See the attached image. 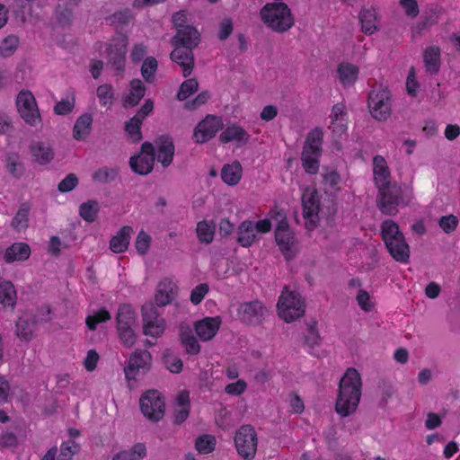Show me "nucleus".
<instances>
[{
  "instance_id": "obj_1",
  "label": "nucleus",
  "mask_w": 460,
  "mask_h": 460,
  "mask_svg": "<svg viewBox=\"0 0 460 460\" xmlns=\"http://www.w3.org/2000/svg\"><path fill=\"white\" fill-rule=\"evenodd\" d=\"M361 386L359 373L353 367L348 368L340 381L335 405L338 414L346 417L357 410L361 396Z\"/></svg>"
},
{
  "instance_id": "obj_2",
  "label": "nucleus",
  "mask_w": 460,
  "mask_h": 460,
  "mask_svg": "<svg viewBox=\"0 0 460 460\" xmlns=\"http://www.w3.org/2000/svg\"><path fill=\"white\" fill-rule=\"evenodd\" d=\"M376 204L380 211L387 216L396 215L399 208L407 206L411 199V192L396 182L377 188Z\"/></svg>"
},
{
  "instance_id": "obj_3",
  "label": "nucleus",
  "mask_w": 460,
  "mask_h": 460,
  "mask_svg": "<svg viewBox=\"0 0 460 460\" xmlns=\"http://www.w3.org/2000/svg\"><path fill=\"white\" fill-rule=\"evenodd\" d=\"M381 234L390 255L402 263H406L410 258V247L398 225L393 220H385L381 226Z\"/></svg>"
},
{
  "instance_id": "obj_4",
  "label": "nucleus",
  "mask_w": 460,
  "mask_h": 460,
  "mask_svg": "<svg viewBox=\"0 0 460 460\" xmlns=\"http://www.w3.org/2000/svg\"><path fill=\"white\" fill-rule=\"evenodd\" d=\"M381 234L390 255L402 263H406L410 258V247L398 225L393 220H385L381 226Z\"/></svg>"
},
{
  "instance_id": "obj_5",
  "label": "nucleus",
  "mask_w": 460,
  "mask_h": 460,
  "mask_svg": "<svg viewBox=\"0 0 460 460\" xmlns=\"http://www.w3.org/2000/svg\"><path fill=\"white\" fill-rule=\"evenodd\" d=\"M261 21L273 31L283 33L294 25L291 10L285 3L266 4L260 11Z\"/></svg>"
},
{
  "instance_id": "obj_6",
  "label": "nucleus",
  "mask_w": 460,
  "mask_h": 460,
  "mask_svg": "<svg viewBox=\"0 0 460 460\" xmlns=\"http://www.w3.org/2000/svg\"><path fill=\"white\" fill-rule=\"evenodd\" d=\"M272 217L279 220L275 229V240L282 254L287 260H292L296 253V240L290 229L286 214L282 210L272 212Z\"/></svg>"
},
{
  "instance_id": "obj_7",
  "label": "nucleus",
  "mask_w": 460,
  "mask_h": 460,
  "mask_svg": "<svg viewBox=\"0 0 460 460\" xmlns=\"http://www.w3.org/2000/svg\"><path fill=\"white\" fill-rule=\"evenodd\" d=\"M278 310L279 316L285 322L291 323L305 314V301L299 293L285 288L279 298Z\"/></svg>"
},
{
  "instance_id": "obj_8",
  "label": "nucleus",
  "mask_w": 460,
  "mask_h": 460,
  "mask_svg": "<svg viewBox=\"0 0 460 460\" xmlns=\"http://www.w3.org/2000/svg\"><path fill=\"white\" fill-rule=\"evenodd\" d=\"M368 108L373 118L386 120L392 111L390 92L381 86L373 88L368 94Z\"/></svg>"
},
{
  "instance_id": "obj_9",
  "label": "nucleus",
  "mask_w": 460,
  "mask_h": 460,
  "mask_svg": "<svg viewBox=\"0 0 460 460\" xmlns=\"http://www.w3.org/2000/svg\"><path fill=\"white\" fill-rule=\"evenodd\" d=\"M140 409L144 416L150 421L158 422L163 419L165 402L157 390H148L140 398Z\"/></svg>"
},
{
  "instance_id": "obj_10",
  "label": "nucleus",
  "mask_w": 460,
  "mask_h": 460,
  "mask_svg": "<svg viewBox=\"0 0 460 460\" xmlns=\"http://www.w3.org/2000/svg\"><path fill=\"white\" fill-rule=\"evenodd\" d=\"M258 438L255 429L250 425H243L235 432L234 445L238 454L244 459H252L257 451Z\"/></svg>"
},
{
  "instance_id": "obj_11",
  "label": "nucleus",
  "mask_w": 460,
  "mask_h": 460,
  "mask_svg": "<svg viewBox=\"0 0 460 460\" xmlns=\"http://www.w3.org/2000/svg\"><path fill=\"white\" fill-rule=\"evenodd\" d=\"M152 365V355L146 349H136L133 351L124 367L126 379L129 382L136 380L139 374H146Z\"/></svg>"
},
{
  "instance_id": "obj_12",
  "label": "nucleus",
  "mask_w": 460,
  "mask_h": 460,
  "mask_svg": "<svg viewBox=\"0 0 460 460\" xmlns=\"http://www.w3.org/2000/svg\"><path fill=\"white\" fill-rule=\"evenodd\" d=\"M303 217L308 231L315 229L319 224L320 198L316 190L306 189L302 195Z\"/></svg>"
},
{
  "instance_id": "obj_13",
  "label": "nucleus",
  "mask_w": 460,
  "mask_h": 460,
  "mask_svg": "<svg viewBox=\"0 0 460 460\" xmlns=\"http://www.w3.org/2000/svg\"><path fill=\"white\" fill-rule=\"evenodd\" d=\"M186 42V40L184 41ZM199 39L196 40L195 45L189 43L172 42L174 46V49L171 52V59L179 65L182 69V75L184 77L189 76L194 68L195 58L193 49L199 45Z\"/></svg>"
},
{
  "instance_id": "obj_14",
  "label": "nucleus",
  "mask_w": 460,
  "mask_h": 460,
  "mask_svg": "<svg viewBox=\"0 0 460 460\" xmlns=\"http://www.w3.org/2000/svg\"><path fill=\"white\" fill-rule=\"evenodd\" d=\"M16 106L21 118L31 126L40 123L41 118L33 94L30 91H22L16 99Z\"/></svg>"
},
{
  "instance_id": "obj_15",
  "label": "nucleus",
  "mask_w": 460,
  "mask_h": 460,
  "mask_svg": "<svg viewBox=\"0 0 460 460\" xmlns=\"http://www.w3.org/2000/svg\"><path fill=\"white\" fill-rule=\"evenodd\" d=\"M155 160V146L153 143L146 141L141 146L140 153L130 158L129 164L136 173L147 175L154 168Z\"/></svg>"
},
{
  "instance_id": "obj_16",
  "label": "nucleus",
  "mask_w": 460,
  "mask_h": 460,
  "mask_svg": "<svg viewBox=\"0 0 460 460\" xmlns=\"http://www.w3.org/2000/svg\"><path fill=\"white\" fill-rule=\"evenodd\" d=\"M142 317L145 335L159 337L164 332L165 322L153 304H146L142 306Z\"/></svg>"
},
{
  "instance_id": "obj_17",
  "label": "nucleus",
  "mask_w": 460,
  "mask_h": 460,
  "mask_svg": "<svg viewBox=\"0 0 460 460\" xmlns=\"http://www.w3.org/2000/svg\"><path fill=\"white\" fill-rule=\"evenodd\" d=\"M128 38L124 35L115 39L106 49L107 65L119 74L125 69Z\"/></svg>"
},
{
  "instance_id": "obj_18",
  "label": "nucleus",
  "mask_w": 460,
  "mask_h": 460,
  "mask_svg": "<svg viewBox=\"0 0 460 460\" xmlns=\"http://www.w3.org/2000/svg\"><path fill=\"white\" fill-rule=\"evenodd\" d=\"M237 314L243 323L259 325L269 315V310L261 301L254 300L241 304Z\"/></svg>"
},
{
  "instance_id": "obj_19",
  "label": "nucleus",
  "mask_w": 460,
  "mask_h": 460,
  "mask_svg": "<svg viewBox=\"0 0 460 460\" xmlns=\"http://www.w3.org/2000/svg\"><path fill=\"white\" fill-rule=\"evenodd\" d=\"M172 22L177 30V33L172 37V42L196 44V40L199 39V33L197 29L191 25L186 24L187 13L185 11H180L172 15Z\"/></svg>"
},
{
  "instance_id": "obj_20",
  "label": "nucleus",
  "mask_w": 460,
  "mask_h": 460,
  "mask_svg": "<svg viewBox=\"0 0 460 460\" xmlns=\"http://www.w3.org/2000/svg\"><path fill=\"white\" fill-rule=\"evenodd\" d=\"M223 120L220 117L208 115L194 128L193 137L196 143L203 144L209 141L223 128Z\"/></svg>"
},
{
  "instance_id": "obj_21",
  "label": "nucleus",
  "mask_w": 460,
  "mask_h": 460,
  "mask_svg": "<svg viewBox=\"0 0 460 460\" xmlns=\"http://www.w3.org/2000/svg\"><path fill=\"white\" fill-rule=\"evenodd\" d=\"M440 9L434 4L429 5L420 17V20L411 28L413 38L421 37L424 31L438 22Z\"/></svg>"
},
{
  "instance_id": "obj_22",
  "label": "nucleus",
  "mask_w": 460,
  "mask_h": 460,
  "mask_svg": "<svg viewBox=\"0 0 460 460\" xmlns=\"http://www.w3.org/2000/svg\"><path fill=\"white\" fill-rule=\"evenodd\" d=\"M155 158L164 167L169 166L174 155V145L172 139L168 136H161L154 142Z\"/></svg>"
},
{
  "instance_id": "obj_23",
  "label": "nucleus",
  "mask_w": 460,
  "mask_h": 460,
  "mask_svg": "<svg viewBox=\"0 0 460 460\" xmlns=\"http://www.w3.org/2000/svg\"><path fill=\"white\" fill-rule=\"evenodd\" d=\"M221 324L219 317H206L195 324V331L201 341L211 340L217 332Z\"/></svg>"
},
{
  "instance_id": "obj_24",
  "label": "nucleus",
  "mask_w": 460,
  "mask_h": 460,
  "mask_svg": "<svg viewBox=\"0 0 460 460\" xmlns=\"http://www.w3.org/2000/svg\"><path fill=\"white\" fill-rule=\"evenodd\" d=\"M30 153L33 162L40 165L49 164L55 156L53 149L49 145L40 141L31 144Z\"/></svg>"
},
{
  "instance_id": "obj_25",
  "label": "nucleus",
  "mask_w": 460,
  "mask_h": 460,
  "mask_svg": "<svg viewBox=\"0 0 460 460\" xmlns=\"http://www.w3.org/2000/svg\"><path fill=\"white\" fill-rule=\"evenodd\" d=\"M258 240V235L253 227V221L244 220L237 228L236 242L242 246L248 248Z\"/></svg>"
},
{
  "instance_id": "obj_26",
  "label": "nucleus",
  "mask_w": 460,
  "mask_h": 460,
  "mask_svg": "<svg viewBox=\"0 0 460 460\" xmlns=\"http://www.w3.org/2000/svg\"><path fill=\"white\" fill-rule=\"evenodd\" d=\"M37 320L31 314H22L16 323V335L21 341H29L32 339Z\"/></svg>"
},
{
  "instance_id": "obj_27",
  "label": "nucleus",
  "mask_w": 460,
  "mask_h": 460,
  "mask_svg": "<svg viewBox=\"0 0 460 460\" xmlns=\"http://www.w3.org/2000/svg\"><path fill=\"white\" fill-rule=\"evenodd\" d=\"M30 255L31 248L27 243H14L5 250L4 253V260L6 263L22 261L27 260Z\"/></svg>"
},
{
  "instance_id": "obj_28",
  "label": "nucleus",
  "mask_w": 460,
  "mask_h": 460,
  "mask_svg": "<svg viewBox=\"0 0 460 460\" xmlns=\"http://www.w3.org/2000/svg\"><path fill=\"white\" fill-rule=\"evenodd\" d=\"M373 172L375 184L377 188L392 183L390 180V172L384 157L376 155L373 159Z\"/></svg>"
},
{
  "instance_id": "obj_29",
  "label": "nucleus",
  "mask_w": 460,
  "mask_h": 460,
  "mask_svg": "<svg viewBox=\"0 0 460 460\" xmlns=\"http://www.w3.org/2000/svg\"><path fill=\"white\" fill-rule=\"evenodd\" d=\"M133 228L129 226H123L116 235H114L110 241V248L115 253H120L125 252L130 242L131 234Z\"/></svg>"
},
{
  "instance_id": "obj_30",
  "label": "nucleus",
  "mask_w": 460,
  "mask_h": 460,
  "mask_svg": "<svg viewBox=\"0 0 460 460\" xmlns=\"http://www.w3.org/2000/svg\"><path fill=\"white\" fill-rule=\"evenodd\" d=\"M219 139L223 143L236 141L240 145H245L250 139L249 133L242 127L232 125L227 127L219 136Z\"/></svg>"
},
{
  "instance_id": "obj_31",
  "label": "nucleus",
  "mask_w": 460,
  "mask_h": 460,
  "mask_svg": "<svg viewBox=\"0 0 460 460\" xmlns=\"http://www.w3.org/2000/svg\"><path fill=\"white\" fill-rule=\"evenodd\" d=\"M190 414V395L189 392L181 391L175 400L174 422L181 424Z\"/></svg>"
},
{
  "instance_id": "obj_32",
  "label": "nucleus",
  "mask_w": 460,
  "mask_h": 460,
  "mask_svg": "<svg viewBox=\"0 0 460 460\" xmlns=\"http://www.w3.org/2000/svg\"><path fill=\"white\" fill-rule=\"evenodd\" d=\"M93 116L84 113L75 121L73 128V137L75 140H84L92 130Z\"/></svg>"
},
{
  "instance_id": "obj_33",
  "label": "nucleus",
  "mask_w": 460,
  "mask_h": 460,
  "mask_svg": "<svg viewBox=\"0 0 460 460\" xmlns=\"http://www.w3.org/2000/svg\"><path fill=\"white\" fill-rule=\"evenodd\" d=\"M174 286L169 280L161 281L158 284L155 301L158 306H165L172 302L174 299Z\"/></svg>"
},
{
  "instance_id": "obj_34",
  "label": "nucleus",
  "mask_w": 460,
  "mask_h": 460,
  "mask_svg": "<svg viewBox=\"0 0 460 460\" xmlns=\"http://www.w3.org/2000/svg\"><path fill=\"white\" fill-rule=\"evenodd\" d=\"M423 61L427 72L436 75L440 69V49L431 46L426 49L423 54Z\"/></svg>"
},
{
  "instance_id": "obj_35",
  "label": "nucleus",
  "mask_w": 460,
  "mask_h": 460,
  "mask_svg": "<svg viewBox=\"0 0 460 460\" xmlns=\"http://www.w3.org/2000/svg\"><path fill=\"white\" fill-rule=\"evenodd\" d=\"M243 173V168L238 161L233 162L231 164H225L221 170V178L225 183L229 186L236 185Z\"/></svg>"
},
{
  "instance_id": "obj_36",
  "label": "nucleus",
  "mask_w": 460,
  "mask_h": 460,
  "mask_svg": "<svg viewBox=\"0 0 460 460\" xmlns=\"http://www.w3.org/2000/svg\"><path fill=\"white\" fill-rule=\"evenodd\" d=\"M358 17L361 22V30L364 33L372 35L378 30L376 25V11L375 8L362 9Z\"/></svg>"
},
{
  "instance_id": "obj_37",
  "label": "nucleus",
  "mask_w": 460,
  "mask_h": 460,
  "mask_svg": "<svg viewBox=\"0 0 460 460\" xmlns=\"http://www.w3.org/2000/svg\"><path fill=\"white\" fill-rule=\"evenodd\" d=\"M146 87L141 80L133 79L129 84V93L124 99V106L134 107L145 96Z\"/></svg>"
},
{
  "instance_id": "obj_38",
  "label": "nucleus",
  "mask_w": 460,
  "mask_h": 460,
  "mask_svg": "<svg viewBox=\"0 0 460 460\" xmlns=\"http://www.w3.org/2000/svg\"><path fill=\"white\" fill-rule=\"evenodd\" d=\"M5 168L7 172L16 179L21 178L24 172L25 167L21 155L17 153L12 152L5 155Z\"/></svg>"
},
{
  "instance_id": "obj_39",
  "label": "nucleus",
  "mask_w": 460,
  "mask_h": 460,
  "mask_svg": "<svg viewBox=\"0 0 460 460\" xmlns=\"http://www.w3.org/2000/svg\"><path fill=\"white\" fill-rule=\"evenodd\" d=\"M136 324V315L131 305L124 304L119 307L117 314V328L134 327Z\"/></svg>"
},
{
  "instance_id": "obj_40",
  "label": "nucleus",
  "mask_w": 460,
  "mask_h": 460,
  "mask_svg": "<svg viewBox=\"0 0 460 460\" xmlns=\"http://www.w3.org/2000/svg\"><path fill=\"white\" fill-rule=\"evenodd\" d=\"M16 290L12 282L0 279V304L14 307L16 305Z\"/></svg>"
},
{
  "instance_id": "obj_41",
  "label": "nucleus",
  "mask_w": 460,
  "mask_h": 460,
  "mask_svg": "<svg viewBox=\"0 0 460 460\" xmlns=\"http://www.w3.org/2000/svg\"><path fill=\"white\" fill-rule=\"evenodd\" d=\"M321 153L310 152V147H304L301 160L305 171L310 174H315L319 169V157Z\"/></svg>"
},
{
  "instance_id": "obj_42",
  "label": "nucleus",
  "mask_w": 460,
  "mask_h": 460,
  "mask_svg": "<svg viewBox=\"0 0 460 460\" xmlns=\"http://www.w3.org/2000/svg\"><path fill=\"white\" fill-rule=\"evenodd\" d=\"M146 455V446L137 443L131 448L122 450L113 456L112 460H140Z\"/></svg>"
},
{
  "instance_id": "obj_43",
  "label": "nucleus",
  "mask_w": 460,
  "mask_h": 460,
  "mask_svg": "<svg viewBox=\"0 0 460 460\" xmlns=\"http://www.w3.org/2000/svg\"><path fill=\"white\" fill-rule=\"evenodd\" d=\"M340 80L344 86L353 84L358 75V69L351 64H341L338 67Z\"/></svg>"
},
{
  "instance_id": "obj_44",
  "label": "nucleus",
  "mask_w": 460,
  "mask_h": 460,
  "mask_svg": "<svg viewBox=\"0 0 460 460\" xmlns=\"http://www.w3.org/2000/svg\"><path fill=\"white\" fill-rule=\"evenodd\" d=\"M216 226L212 222L202 220L198 223L196 232L200 243H210L214 239Z\"/></svg>"
},
{
  "instance_id": "obj_45",
  "label": "nucleus",
  "mask_w": 460,
  "mask_h": 460,
  "mask_svg": "<svg viewBox=\"0 0 460 460\" xmlns=\"http://www.w3.org/2000/svg\"><path fill=\"white\" fill-rule=\"evenodd\" d=\"M30 206L27 203H22L13 217L11 226L16 231H22L28 227Z\"/></svg>"
},
{
  "instance_id": "obj_46",
  "label": "nucleus",
  "mask_w": 460,
  "mask_h": 460,
  "mask_svg": "<svg viewBox=\"0 0 460 460\" xmlns=\"http://www.w3.org/2000/svg\"><path fill=\"white\" fill-rule=\"evenodd\" d=\"M142 121L138 119L132 117L125 123V131L128 138L132 143H138L142 140L143 136L141 133Z\"/></svg>"
},
{
  "instance_id": "obj_47",
  "label": "nucleus",
  "mask_w": 460,
  "mask_h": 460,
  "mask_svg": "<svg viewBox=\"0 0 460 460\" xmlns=\"http://www.w3.org/2000/svg\"><path fill=\"white\" fill-rule=\"evenodd\" d=\"M180 337L187 353L195 355L199 352L200 346L197 339L193 336L190 329H181Z\"/></svg>"
},
{
  "instance_id": "obj_48",
  "label": "nucleus",
  "mask_w": 460,
  "mask_h": 460,
  "mask_svg": "<svg viewBox=\"0 0 460 460\" xmlns=\"http://www.w3.org/2000/svg\"><path fill=\"white\" fill-rule=\"evenodd\" d=\"M119 175V169L116 167H102L93 174V180L100 183H111Z\"/></svg>"
},
{
  "instance_id": "obj_49",
  "label": "nucleus",
  "mask_w": 460,
  "mask_h": 460,
  "mask_svg": "<svg viewBox=\"0 0 460 460\" xmlns=\"http://www.w3.org/2000/svg\"><path fill=\"white\" fill-rule=\"evenodd\" d=\"M99 211L98 202L95 200H89L80 205L79 214L87 222H93Z\"/></svg>"
},
{
  "instance_id": "obj_50",
  "label": "nucleus",
  "mask_w": 460,
  "mask_h": 460,
  "mask_svg": "<svg viewBox=\"0 0 460 460\" xmlns=\"http://www.w3.org/2000/svg\"><path fill=\"white\" fill-rule=\"evenodd\" d=\"M323 131L322 129L316 128L309 132L304 147H310V152H319L321 153V146L323 143Z\"/></svg>"
},
{
  "instance_id": "obj_51",
  "label": "nucleus",
  "mask_w": 460,
  "mask_h": 460,
  "mask_svg": "<svg viewBox=\"0 0 460 460\" xmlns=\"http://www.w3.org/2000/svg\"><path fill=\"white\" fill-rule=\"evenodd\" d=\"M157 60L153 57L146 58L141 66V74L147 83H153L155 80V74L157 70Z\"/></svg>"
},
{
  "instance_id": "obj_52",
  "label": "nucleus",
  "mask_w": 460,
  "mask_h": 460,
  "mask_svg": "<svg viewBox=\"0 0 460 460\" xmlns=\"http://www.w3.org/2000/svg\"><path fill=\"white\" fill-rule=\"evenodd\" d=\"M199 89V83L195 78L185 80L180 86L177 98L180 101L187 100L192 93Z\"/></svg>"
},
{
  "instance_id": "obj_53",
  "label": "nucleus",
  "mask_w": 460,
  "mask_h": 460,
  "mask_svg": "<svg viewBox=\"0 0 460 460\" xmlns=\"http://www.w3.org/2000/svg\"><path fill=\"white\" fill-rule=\"evenodd\" d=\"M195 447L201 454L211 453L216 447V438L212 435H202L196 440Z\"/></svg>"
},
{
  "instance_id": "obj_54",
  "label": "nucleus",
  "mask_w": 460,
  "mask_h": 460,
  "mask_svg": "<svg viewBox=\"0 0 460 460\" xmlns=\"http://www.w3.org/2000/svg\"><path fill=\"white\" fill-rule=\"evenodd\" d=\"M163 360L166 368L170 372L178 374L182 370V360L179 357L171 353L170 351H166L164 354Z\"/></svg>"
},
{
  "instance_id": "obj_55",
  "label": "nucleus",
  "mask_w": 460,
  "mask_h": 460,
  "mask_svg": "<svg viewBox=\"0 0 460 460\" xmlns=\"http://www.w3.org/2000/svg\"><path fill=\"white\" fill-rule=\"evenodd\" d=\"M96 93L99 102L102 106H111L112 104L114 93L111 84H105L100 85L97 88Z\"/></svg>"
},
{
  "instance_id": "obj_56",
  "label": "nucleus",
  "mask_w": 460,
  "mask_h": 460,
  "mask_svg": "<svg viewBox=\"0 0 460 460\" xmlns=\"http://www.w3.org/2000/svg\"><path fill=\"white\" fill-rule=\"evenodd\" d=\"M110 319V313L106 309L102 308L96 312L94 314L89 315L86 318V324L91 331H94L99 323H105Z\"/></svg>"
},
{
  "instance_id": "obj_57",
  "label": "nucleus",
  "mask_w": 460,
  "mask_h": 460,
  "mask_svg": "<svg viewBox=\"0 0 460 460\" xmlns=\"http://www.w3.org/2000/svg\"><path fill=\"white\" fill-rule=\"evenodd\" d=\"M18 46V38L15 36H8L0 44V55L2 57H10L13 54Z\"/></svg>"
},
{
  "instance_id": "obj_58",
  "label": "nucleus",
  "mask_w": 460,
  "mask_h": 460,
  "mask_svg": "<svg viewBox=\"0 0 460 460\" xmlns=\"http://www.w3.org/2000/svg\"><path fill=\"white\" fill-rule=\"evenodd\" d=\"M119 339L126 348H132L137 341L134 327L118 329Z\"/></svg>"
},
{
  "instance_id": "obj_59",
  "label": "nucleus",
  "mask_w": 460,
  "mask_h": 460,
  "mask_svg": "<svg viewBox=\"0 0 460 460\" xmlns=\"http://www.w3.org/2000/svg\"><path fill=\"white\" fill-rule=\"evenodd\" d=\"M151 236L145 231H140L137 234L135 246L137 252L141 255L146 254L150 247Z\"/></svg>"
},
{
  "instance_id": "obj_60",
  "label": "nucleus",
  "mask_w": 460,
  "mask_h": 460,
  "mask_svg": "<svg viewBox=\"0 0 460 460\" xmlns=\"http://www.w3.org/2000/svg\"><path fill=\"white\" fill-rule=\"evenodd\" d=\"M78 184V178L74 173L67 174L58 186L60 192H69L73 190Z\"/></svg>"
},
{
  "instance_id": "obj_61",
  "label": "nucleus",
  "mask_w": 460,
  "mask_h": 460,
  "mask_svg": "<svg viewBox=\"0 0 460 460\" xmlns=\"http://www.w3.org/2000/svg\"><path fill=\"white\" fill-rule=\"evenodd\" d=\"M76 453V444L74 441L64 442L60 447V453L57 460H72Z\"/></svg>"
},
{
  "instance_id": "obj_62",
  "label": "nucleus",
  "mask_w": 460,
  "mask_h": 460,
  "mask_svg": "<svg viewBox=\"0 0 460 460\" xmlns=\"http://www.w3.org/2000/svg\"><path fill=\"white\" fill-rule=\"evenodd\" d=\"M315 325H316L315 322L309 323L307 325L308 333L305 337V344H307L311 348L318 346L321 341V338H320V335H319L317 330L315 329Z\"/></svg>"
},
{
  "instance_id": "obj_63",
  "label": "nucleus",
  "mask_w": 460,
  "mask_h": 460,
  "mask_svg": "<svg viewBox=\"0 0 460 460\" xmlns=\"http://www.w3.org/2000/svg\"><path fill=\"white\" fill-rule=\"evenodd\" d=\"M209 287L207 283H201L195 287L190 294V301L193 305H199L208 294Z\"/></svg>"
},
{
  "instance_id": "obj_64",
  "label": "nucleus",
  "mask_w": 460,
  "mask_h": 460,
  "mask_svg": "<svg viewBox=\"0 0 460 460\" xmlns=\"http://www.w3.org/2000/svg\"><path fill=\"white\" fill-rule=\"evenodd\" d=\"M439 226L447 234L452 233L458 225V218L454 215L444 216L438 221Z\"/></svg>"
}]
</instances>
